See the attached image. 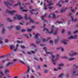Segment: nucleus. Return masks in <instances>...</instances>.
<instances>
[{
  "label": "nucleus",
  "instance_id": "nucleus-32",
  "mask_svg": "<svg viewBox=\"0 0 78 78\" xmlns=\"http://www.w3.org/2000/svg\"><path fill=\"white\" fill-rule=\"evenodd\" d=\"M57 33H58L57 30H55V32L53 33V34L54 35H56V34H57Z\"/></svg>",
  "mask_w": 78,
  "mask_h": 78
},
{
  "label": "nucleus",
  "instance_id": "nucleus-28",
  "mask_svg": "<svg viewBox=\"0 0 78 78\" xmlns=\"http://www.w3.org/2000/svg\"><path fill=\"white\" fill-rule=\"evenodd\" d=\"M64 66V64H63L60 63L58 65V66L59 67H62V66Z\"/></svg>",
  "mask_w": 78,
  "mask_h": 78
},
{
  "label": "nucleus",
  "instance_id": "nucleus-30",
  "mask_svg": "<svg viewBox=\"0 0 78 78\" xmlns=\"http://www.w3.org/2000/svg\"><path fill=\"white\" fill-rule=\"evenodd\" d=\"M62 58H64V59H67V57L66 56H64L61 57Z\"/></svg>",
  "mask_w": 78,
  "mask_h": 78
},
{
  "label": "nucleus",
  "instance_id": "nucleus-27",
  "mask_svg": "<svg viewBox=\"0 0 78 78\" xmlns=\"http://www.w3.org/2000/svg\"><path fill=\"white\" fill-rule=\"evenodd\" d=\"M9 72V71L8 69H6L5 71V74H6V73H8Z\"/></svg>",
  "mask_w": 78,
  "mask_h": 78
},
{
  "label": "nucleus",
  "instance_id": "nucleus-4",
  "mask_svg": "<svg viewBox=\"0 0 78 78\" xmlns=\"http://www.w3.org/2000/svg\"><path fill=\"white\" fill-rule=\"evenodd\" d=\"M39 35V34H37L36 35H35V38H36V39H37L38 41H37L36 42V43L37 44H39V42H41V40H40L39 38H38V35Z\"/></svg>",
  "mask_w": 78,
  "mask_h": 78
},
{
  "label": "nucleus",
  "instance_id": "nucleus-56",
  "mask_svg": "<svg viewBox=\"0 0 78 78\" xmlns=\"http://www.w3.org/2000/svg\"><path fill=\"white\" fill-rule=\"evenodd\" d=\"M64 30L63 29L62 31V33H64Z\"/></svg>",
  "mask_w": 78,
  "mask_h": 78
},
{
  "label": "nucleus",
  "instance_id": "nucleus-7",
  "mask_svg": "<svg viewBox=\"0 0 78 78\" xmlns=\"http://www.w3.org/2000/svg\"><path fill=\"white\" fill-rule=\"evenodd\" d=\"M47 16V13H45L44 16H41V19L42 20L44 21V23H45V22L47 23V21H46V20H45L44 19V17H45V16Z\"/></svg>",
  "mask_w": 78,
  "mask_h": 78
},
{
  "label": "nucleus",
  "instance_id": "nucleus-57",
  "mask_svg": "<svg viewBox=\"0 0 78 78\" xmlns=\"http://www.w3.org/2000/svg\"><path fill=\"white\" fill-rule=\"evenodd\" d=\"M17 48H16L15 49H14V51H16V50H17Z\"/></svg>",
  "mask_w": 78,
  "mask_h": 78
},
{
  "label": "nucleus",
  "instance_id": "nucleus-62",
  "mask_svg": "<svg viewBox=\"0 0 78 78\" xmlns=\"http://www.w3.org/2000/svg\"><path fill=\"white\" fill-rule=\"evenodd\" d=\"M28 5V3H26L24 4V5Z\"/></svg>",
  "mask_w": 78,
  "mask_h": 78
},
{
  "label": "nucleus",
  "instance_id": "nucleus-31",
  "mask_svg": "<svg viewBox=\"0 0 78 78\" xmlns=\"http://www.w3.org/2000/svg\"><path fill=\"white\" fill-rule=\"evenodd\" d=\"M44 9L45 10H46V9H47V6L45 5H44Z\"/></svg>",
  "mask_w": 78,
  "mask_h": 78
},
{
  "label": "nucleus",
  "instance_id": "nucleus-49",
  "mask_svg": "<svg viewBox=\"0 0 78 78\" xmlns=\"http://www.w3.org/2000/svg\"><path fill=\"white\" fill-rule=\"evenodd\" d=\"M9 0V1H10V2H12V3H13V2H14L13 0Z\"/></svg>",
  "mask_w": 78,
  "mask_h": 78
},
{
  "label": "nucleus",
  "instance_id": "nucleus-21",
  "mask_svg": "<svg viewBox=\"0 0 78 78\" xmlns=\"http://www.w3.org/2000/svg\"><path fill=\"white\" fill-rule=\"evenodd\" d=\"M67 8H65L64 9H61V12H64L66 10Z\"/></svg>",
  "mask_w": 78,
  "mask_h": 78
},
{
  "label": "nucleus",
  "instance_id": "nucleus-44",
  "mask_svg": "<svg viewBox=\"0 0 78 78\" xmlns=\"http://www.w3.org/2000/svg\"><path fill=\"white\" fill-rule=\"evenodd\" d=\"M56 23H58L59 24V23H62V22H59V21H56Z\"/></svg>",
  "mask_w": 78,
  "mask_h": 78
},
{
  "label": "nucleus",
  "instance_id": "nucleus-6",
  "mask_svg": "<svg viewBox=\"0 0 78 78\" xmlns=\"http://www.w3.org/2000/svg\"><path fill=\"white\" fill-rule=\"evenodd\" d=\"M24 18L25 20H27V19L28 20H30V22H32V23H34V21L31 20V19L30 18V16L27 17V16H25Z\"/></svg>",
  "mask_w": 78,
  "mask_h": 78
},
{
  "label": "nucleus",
  "instance_id": "nucleus-14",
  "mask_svg": "<svg viewBox=\"0 0 78 78\" xmlns=\"http://www.w3.org/2000/svg\"><path fill=\"white\" fill-rule=\"evenodd\" d=\"M15 62H9L6 65V67H8L9 65H11V64H13Z\"/></svg>",
  "mask_w": 78,
  "mask_h": 78
},
{
  "label": "nucleus",
  "instance_id": "nucleus-29",
  "mask_svg": "<svg viewBox=\"0 0 78 78\" xmlns=\"http://www.w3.org/2000/svg\"><path fill=\"white\" fill-rule=\"evenodd\" d=\"M7 21H8V22H11L12 21V20L10 19L9 18H8L7 19Z\"/></svg>",
  "mask_w": 78,
  "mask_h": 78
},
{
  "label": "nucleus",
  "instance_id": "nucleus-55",
  "mask_svg": "<svg viewBox=\"0 0 78 78\" xmlns=\"http://www.w3.org/2000/svg\"><path fill=\"white\" fill-rule=\"evenodd\" d=\"M41 67H40V66H38V69H41Z\"/></svg>",
  "mask_w": 78,
  "mask_h": 78
},
{
  "label": "nucleus",
  "instance_id": "nucleus-15",
  "mask_svg": "<svg viewBox=\"0 0 78 78\" xmlns=\"http://www.w3.org/2000/svg\"><path fill=\"white\" fill-rule=\"evenodd\" d=\"M37 10H39L38 9H36L35 10H34V9H32V10H30V13L31 14H33V12H32L33 11H37Z\"/></svg>",
  "mask_w": 78,
  "mask_h": 78
},
{
  "label": "nucleus",
  "instance_id": "nucleus-61",
  "mask_svg": "<svg viewBox=\"0 0 78 78\" xmlns=\"http://www.w3.org/2000/svg\"><path fill=\"white\" fill-rule=\"evenodd\" d=\"M65 2L66 3H67V2H68V0H65Z\"/></svg>",
  "mask_w": 78,
  "mask_h": 78
},
{
  "label": "nucleus",
  "instance_id": "nucleus-36",
  "mask_svg": "<svg viewBox=\"0 0 78 78\" xmlns=\"http://www.w3.org/2000/svg\"><path fill=\"white\" fill-rule=\"evenodd\" d=\"M30 45L33 46V47H36V45H35L33 44H30Z\"/></svg>",
  "mask_w": 78,
  "mask_h": 78
},
{
  "label": "nucleus",
  "instance_id": "nucleus-8",
  "mask_svg": "<svg viewBox=\"0 0 78 78\" xmlns=\"http://www.w3.org/2000/svg\"><path fill=\"white\" fill-rule=\"evenodd\" d=\"M77 38V35H75L73 37L72 36L71 37H68L69 39H76Z\"/></svg>",
  "mask_w": 78,
  "mask_h": 78
},
{
  "label": "nucleus",
  "instance_id": "nucleus-33",
  "mask_svg": "<svg viewBox=\"0 0 78 78\" xmlns=\"http://www.w3.org/2000/svg\"><path fill=\"white\" fill-rule=\"evenodd\" d=\"M8 61V58H7L6 60H2V62H3V63H4V62H5V61Z\"/></svg>",
  "mask_w": 78,
  "mask_h": 78
},
{
  "label": "nucleus",
  "instance_id": "nucleus-40",
  "mask_svg": "<svg viewBox=\"0 0 78 78\" xmlns=\"http://www.w3.org/2000/svg\"><path fill=\"white\" fill-rule=\"evenodd\" d=\"M60 49H61L62 51H63L64 50V48L61 47H60Z\"/></svg>",
  "mask_w": 78,
  "mask_h": 78
},
{
  "label": "nucleus",
  "instance_id": "nucleus-10",
  "mask_svg": "<svg viewBox=\"0 0 78 78\" xmlns=\"http://www.w3.org/2000/svg\"><path fill=\"white\" fill-rule=\"evenodd\" d=\"M51 16H51H53L54 19H55L56 18V17H55V13H52V14L49 15L48 18H50V17H51V16Z\"/></svg>",
  "mask_w": 78,
  "mask_h": 78
},
{
  "label": "nucleus",
  "instance_id": "nucleus-42",
  "mask_svg": "<svg viewBox=\"0 0 78 78\" xmlns=\"http://www.w3.org/2000/svg\"><path fill=\"white\" fill-rule=\"evenodd\" d=\"M17 43H22V41H21V42H20V41H17Z\"/></svg>",
  "mask_w": 78,
  "mask_h": 78
},
{
  "label": "nucleus",
  "instance_id": "nucleus-37",
  "mask_svg": "<svg viewBox=\"0 0 78 78\" xmlns=\"http://www.w3.org/2000/svg\"><path fill=\"white\" fill-rule=\"evenodd\" d=\"M20 47L22 48H23V49H24L25 48V46H22V45L20 46Z\"/></svg>",
  "mask_w": 78,
  "mask_h": 78
},
{
  "label": "nucleus",
  "instance_id": "nucleus-64",
  "mask_svg": "<svg viewBox=\"0 0 78 78\" xmlns=\"http://www.w3.org/2000/svg\"><path fill=\"white\" fill-rule=\"evenodd\" d=\"M30 78H34V76H31L30 77Z\"/></svg>",
  "mask_w": 78,
  "mask_h": 78
},
{
  "label": "nucleus",
  "instance_id": "nucleus-18",
  "mask_svg": "<svg viewBox=\"0 0 78 78\" xmlns=\"http://www.w3.org/2000/svg\"><path fill=\"white\" fill-rule=\"evenodd\" d=\"M51 38H50V37H48V38H47V40H45V39H43V42H46V41H48V40H49V39H50Z\"/></svg>",
  "mask_w": 78,
  "mask_h": 78
},
{
  "label": "nucleus",
  "instance_id": "nucleus-45",
  "mask_svg": "<svg viewBox=\"0 0 78 78\" xmlns=\"http://www.w3.org/2000/svg\"><path fill=\"white\" fill-rule=\"evenodd\" d=\"M21 32H24V31H25V30L24 29H23L21 30Z\"/></svg>",
  "mask_w": 78,
  "mask_h": 78
},
{
  "label": "nucleus",
  "instance_id": "nucleus-17",
  "mask_svg": "<svg viewBox=\"0 0 78 78\" xmlns=\"http://www.w3.org/2000/svg\"><path fill=\"white\" fill-rule=\"evenodd\" d=\"M17 19H19L20 20V19H23V17H22L20 15H17Z\"/></svg>",
  "mask_w": 78,
  "mask_h": 78
},
{
  "label": "nucleus",
  "instance_id": "nucleus-52",
  "mask_svg": "<svg viewBox=\"0 0 78 78\" xmlns=\"http://www.w3.org/2000/svg\"><path fill=\"white\" fill-rule=\"evenodd\" d=\"M20 25H23V23H24L23 22V23H20Z\"/></svg>",
  "mask_w": 78,
  "mask_h": 78
},
{
  "label": "nucleus",
  "instance_id": "nucleus-39",
  "mask_svg": "<svg viewBox=\"0 0 78 78\" xmlns=\"http://www.w3.org/2000/svg\"><path fill=\"white\" fill-rule=\"evenodd\" d=\"M78 33V31L76 30L73 33L74 34H75V33Z\"/></svg>",
  "mask_w": 78,
  "mask_h": 78
},
{
  "label": "nucleus",
  "instance_id": "nucleus-5",
  "mask_svg": "<svg viewBox=\"0 0 78 78\" xmlns=\"http://www.w3.org/2000/svg\"><path fill=\"white\" fill-rule=\"evenodd\" d=\"M6 12H7L9 14H11V15H13V14H14V12H16V11H10L8 10V9H7Z\"/></svg>",
  "mask_w": 78,
  "mask_h": 78
},
{
  "label": "nucleus",
  "instance_id": "nucleus-50",
  "mask_svg": "<svg viewBox=\"0 0 78 78\" xmlns=\"http://www.w3.org/2000/svg\"><path fill=\"white\" fill-rule=\"evenodd\" d=\"M43 49L44 50H45V51H47L46 48H43Z\"/></svg>",
  "mask_w": 78,
  "mask_h": 78
},
{
  "label": "nucleus",
  "instance_id": "nucleus-16",
  "mask_svg": "<svg viewBox=\"0 0 78 78\" xmlns=\"http://www.w3.org/2000/svg\"><path fill=\"white\" fill-rule=\"evenodd\" d=\"M17 5H19L20 6H21V4H20V2L18 1L17 4H15L14 5V6H16Z\"/></svg>",
  "mask_w": 78,
  "mask_h": 78
},
{
  "label": "nucleus",
  "instance_id": "nucleus-54",
  "mask_svg": "<svg viewBox=\"0 0 78 78\" xmlns=\"http://www.w3.org/2000/svg\"><path fill=\"white\" fill-rule=\"evenodd\" d=\"M68 34L69 35H70V34H71V33H70V32H68Z\"/></svg>",
  "mask_w": 78,
  "mask_h": 78
},
{
  "label": "nucleus",
  "instance_id": "nucleus-13",
  "mask_svg": "<svg viewBox=\"0 0 78 78\" xmlns=\"http://www.w3.org/2000/svg\"><path fill=\"white\" fill-rule=\"evenodd\" d=\"M62 0H60V1L58 2V3L57 4V5H58L59 7H61V5L59 4L60 3V2H62V3H64V2L62 1Z\"/></svg>",
  "mask_w": 78,
  "mask_h": 78
},
{
  "label": "nucleus",
  "instance_id": "nucleus-58",
  "mask_svg": "<svg viewBox=\"0 0 78 78\" xmlns=\"http://www.w3.org/2000/svg\"><path fill=\"white\" fill-rule=\"evenodd\" d=\"M5 42H8V39L5 40Z\"/></svg>",
  "mask_w": 78,
  "mask_h": 78
},
{
  "label": "nucleus",
  "instance_id": "nucleus-47",
  "mask_svg": "<svg viewBox=\"0 0 78 78\" xmlns=\"http://www.w3.org/2000/svg\"><path fill=\"white\" fill-rule=\"evenodd\" d=\"M50 44H52L53 43V41L51 40H50L49 42Z\"/></svg>",
  "mask_w": 78,
  "mask_h": 78
},
{
  "label": "nucleus",
  "instance_id": "nucleus-9",
  "mask_svg": "<svg viewBox=\"0 0 78 78\" xmlns=\"http://www.w3.org/2000/svg\"><path fill=\"white\" fill-rule=\"evenodd\" d=\"M77 55V53L76 52H74L73 53V51H72L70 53H69V55L71 56H74V55Z\"/></svg>",
  "mask_w": 78,
  "mask_h": 78
},
{
  "label": "nucleus",
  "instance_id": "nucleus-43",
  "mask_svg": "<svg viewBox=\"0 0 78 78\" xmlns=\"http://www.w3.org/2000/svg\"><path fill=\"white\" fill-rule=\"evenodd\" d=\"M0 74L2 76H3V73L2 71L0 72Z\"/></svg>",
  "mask_w": 78,
  "mask_h": 78
},
{
  "label": "nucleus",
  "instance_id": "nucleus-11",
  "mask_svg": "<svg viewBox=\"0 0 78 78\" xmlns=\"http://www.w3.org/2000/svg\"><path fill=\"white\" fill-rule=\"evenodd\" d=\"M4 2L5 5H7V7H9L8 6L9 5H12L11 4L9 3H8V1H6V2H5V1H4Z\"/></svg>",
  "mask_w": 78,
  "mask_h": 78
},
{
  "label": "nucleus",
  "instance_id": "nucleus-48",
  "mask_svg": "<svg viewBox=\"0 0 78 78\" xmlns=\"http://www.w3.org/2000/svg\"><path fill=\"white\" fill-rule=\"evenodd\" d=\"M73 66H74V67H75L76 68H78V66H77L76 65H74Z\"/></svg>",
  "mask_w": 78,
  "mask_h": 78
},
{
  "label": "nucleus",
  "instance_id": "nucleus-38",
  "mask_svg": "<svg viewBox=\"0 0 78 78\" xmlns=\"http://www.w3.org/2000/svg\"><path fill=\"white\" fill-rule=\"evenodd\" d=\"M27 31L28 32H30V31H32V29H28L27 30Z\"/></svg>",
  "mask_w": 78,
  "mask_h": 78
},
{
  "label": "nucleus",
  "instance_id": "nucleus-3",
  "mask_svg": "<svg viewBox=\"0 0 78 78\" xmlns=\"http://www.w3.org/2000/svg\"><path fill=\"white\" fill-rule=\"evenodd\" d=\"M54 27V26L52 25L51 28V32H48V30L47 29L44 28L43 30V31H46L47 33H48L49 34H52L53 33V28Z\"/></svg>",
  "mask_w": 78,
  "mask_h": 78
},
{
  "label": "nucleus",
  "instance_id": "nucleus-60",
  "mask_svg": "<svg viewBox=\"0 0 78 78\" xmlns=\"http://www.w3.org/2000/svg\"><path fill=\"white\" fill-rule=\"evenodd\" d=\"M3 24H0V27H3Z\"/></svg>",
  "mask_w": 78,
  "mask_h": 78
},
{
  "label": "nucleus",
  "instance_id": "nucleus-24",
  "mask_svg": "<svg viewBox=\"0 0 78 78\" xmlns=\"http://www.w3.org/2000/svg\"><path fill=\"white\" fill-rule=\"evenodd\" d=\"M5 28H3L2 30V34H5Z\"/></svg>",
  "mask_w": 78,
  "mask_h": 78
},
{
  "label": "nucleus",
  "instance_id": "nucleus-2",
  "mask_svg": "<svg viewBox=\"0 0 78 78\" xmlns=\"http://www.w3.org/2000/svg\"><path fill=\"white\" fill-rule=\"evenodd\" d=\"M19 61H20L21 62V63H22L24 65H26V66H27V67H28V69L27 71V73H28V72H30V66H28V64H27V62H26L25 63H24L23 61H22L21 60H20Z\"/></svg>",
  "mask_w": 78,
  "mask_h": 78
},
{
  "label": "nucleus",
  "instance_id": "nucleus-1",
  "mask_svg": "<svg viewBox=\"0 0 78 78\" xmlns=\"http://www.w3.org/2000/svg\"><path fill=\"white\" fill-rule=\"evenodd\" d=\"M46 53L47 54L48 53V54H50L52 57L51 61H52V62H53L54 65H55V64H56V60H57V59H58V58H59V55H57L56 58L55 60H53V59L55 58V56L53 55V53H50V52H46Z\"/></svg>",
  "mask_w": 78,
  "mask_h": 78
},
{
  "label": "nucleus",
  "instance_id": "nucleus-34",
  "mask_svg": "<svg viewBox=\"0 0 78 78\" xmlns=\"http://www.w3.org/2000/svg\"><path fill=\"white\" fill-rule=\"evenodd\" d=\"M64 75V74L63 73L61 74L60 75H59V76L58 77V78H59L60 77H61V76H62V75Z\"/></svg>",
  "mask_w": 78,
  "mask_h": 78
},
{
  "label": "nucleus",
  "instance_id": "nucleus-20",
  "mask_svg": "<svg viewBox=\"0 0 78 78\" xmlns=\"http://www.w3.org/2000/svg\"><path fill=\"white\" fill-rule=\"evenodd\" d=\"M14 48V45H10V49H13V48Z\"/></svg>",
  "mask_w": 78,
  "mask_h": 78
},
{
  "label": "nucleus",
  "instance_id": "nucleus-51",
  "mask_svg": "<svg viewBox=\"0 0 78 78\" xmlns=\"http://www.w3.org/2000/svg\"><path fill=\"white\" fill-rule=\"evenodd\" d=\"M31 52L32 53H33V54H34V53H35V52L33 51H31Z\"/></svg>",
  "mask_w": 78,
  "mask_h": 78
},
{
  "label": "nucleus",
  "instance_id": "nucleus-46",
  "mask_svg": "<svg viewBox=\"0 0 78 78\" xmlns=\"http://www.w3.org/2000/svg\"><path fill=\"white\" fill-rule=\"evenodd\" d=\"M71 11L72 12H75V10L74 9H71Z\"/></svg>",
  "mask_w": 78,
  "mask_h": 78
},
{
  "label": "nucleus",
  "instance_id": "nucleus-63",
  "mask_svg": "<svg viewBox=\"0 0 78 78\" xmlns=\"http://www.w3.org/2000/svg\"><path fill=\"white\" fill-rule=\"evenodd\" d=\"M77 15H78V12H77L76 14V16H77Z\"/></svg>",
  "mask_w": 78,
  "mask_h": 78
},
{
  "label": "nucleus",
  "instance_id": "nucleus-59",
  "mask_svg": "<svg viewBox=\"0 0 78 78\" xmlns=\"http://www.w3.org/2000/svg\"><path fill=\"white\" fill-rule=\"evenodd\" d=\"M22 11H23V12L25 11V12H27V10H26L23 9L22 10Z\"/></svg>",
  "mask_w": 78,
  "mask_h": 78
},
{
  "label": "nucleus",
  "instance_id": "nucleus-23",
  "mask_svg": "<svg viewBox=\"0 0 78 78\" xmlns=\"http://www.w3.org/2000/svg\"><path fill=\"white\" fill-rule=\"evenodd\" d=\"M69 16H70L71 19H72V20L73 21V17H72V13H70L69 15H68Z\"/></svg>",
  "mask_w": 78,
  "mask_h": 78
},
{
  "label": "nucleus",
  "instance_id": "nucleus-41",
  "mask_svg": "<svg viewBox=\"0 0 78 78\" xmlns=\"http://www.w3.org/2000/svg\"><path fill=\"white\" fill-rule=\"evenodd\" d=\"M48 72V70H45L44 71V73H47Z\"/></svg>",
  "mask_w": 78,
  "mask_h": 78
},
{
  "label": "nucleus",
  "instance_id": "nucleus-26",
  "mask_svg": "<svg viewBox=\"0 0 78 78\" xmlns=\"http://www.w3.org/2000/svg\"><path fill=\"white\" fill-rule=\"evenodd\" d=\"M59 37H58L57 39L55 40V43H57V42H58V41H59Z\"/></svg>",
  "mask_w": 78,
  "mask_h": 78
},
{
  "label": "nucleus",
  "instance_id": "nucleus-22",
  "mask_svg": "<svg viewBox=\"0 0 78 78\" xmlns=\"http://www.w3.org/2000/svg\"><path fill=\"white\" fill-rule=\"evenodd\" d=\"M62 42L64 44V45H67V41H66V40H64L62 41Z\"/></svg>",
  "mask_w": 78,
  "mask_h": 78
},
{
  "label": "nucleus",
  "instance_id": "nucleus-19",
  "mask_svg": "<svg viewBox=\"0 0 78 78\" xmlns=\"http://www.w3.org/2000/svg\"><path fill=\"white\" fill-rule=\"evenodd\" d=\"M16 28L17 30H20V28H21V27L20 26H18L16 27Z\"/></svg>",
  "mask_w": 78,
  "mask_h": 78
},
{
  "label": "nucleus",
  "instance_id": "nucleus-12",
  "mask_svg": "<svg viewBox=\"0 0 78 78\" xmlns=\"http://www.w3.org/2000/svg\"><path fill=\"white\" fill-rule=\"evenodd\" d=\"M53 5V4L52 3H51L48 5V7L49 9H52V8H53V6H52L51 5Z\"/></svg>",
  "mask_w": 78,
  "mask_h": 78
},
{
  "label": "nucleus",
  "instance_id": "nucleus-35",
  "mask_svg": "<svg viewBox=\"0 0 78 78\" xmlns=\"http://www.w3.org/2000/svg\"><path fill=\"white\" fill-rule=\"evenodd\" d=\"M23 36H26V37H27V38H29V37L28 36V35L24 34H23Z\"/></svg>",
  "mask_w": 78,
  "mask_h": 78
},
{
  "label": "nucleus",
  "instance_id": "nucleus-53",
  "mask_svg": "<svg viewBox=\"0 0 78 78\" xmlns=\"http://www.w3.org/2000/svg\"><path fill=\"white\" fill-rule=\"evenodd\" d=\"M3 57H5V55H2V56H1L0 57V58H3Z\"/></svg>",
  "mask_w": 78,
  "mask_h": 78
},
{
  "label": "nucleus",
  "instance_id": "nucleus-25",
  "mask_svg": "<svg viewBox=\"0 0 78 78\" xmlns=\"http://www.w3.org/2000/svg\"><path fill=\"white\" fill-rule=\"evenodd\" d=\"M68 59L69 60V61H72L73 60L75 59V58H68Z\"/></svg>",
  "mask_w": 78,
  "mask_h": 78
}]
</instances>
